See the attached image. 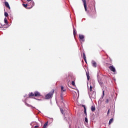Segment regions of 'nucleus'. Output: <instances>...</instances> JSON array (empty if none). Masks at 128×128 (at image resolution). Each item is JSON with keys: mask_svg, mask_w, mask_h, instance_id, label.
<instances>
[{"mask_svg": "<svg viewBox=\"0 0 128 128\" xmlns=\"http://www.w3.org/2000/svg\"><path fill=\"white\" fill-rule=\"evenodd\" d=\"M108 68L111 70V72H114V74H116V68L114 67V66L111 65L108 66Z\"/></svg>", "mask_w": 128, "mask_h": 128, "instance_id": "f03ea898", "label": "nucleus"}, {"mask_svg": "<svg viewBox=\"0 0 128 128\" xmlns=\"http://www.w3.org/2000/svg\"><path fill=\"white\" fill-rule=\"evenodd\" d=\"M83 58L86 64V54L84 53H83Z\"/></svg>", "mask_w": 128, "mask_h": 128, "instance_id": "6e6552de", "label": "nucleus"}, {"mask_svg": "<svg viewBox=\"0 0 128 128\" xmlns=\"http://www.w3.org/2000/svg\"><path fill=\"white\" fill-rule=\"evenodd\" d=\"M108 99H106V104H108Z\"/></svg>", "mask_w": 128, "mask_h": 128, "instance_id": "cd10ccee", "label": "nucleus"}, {"mask_svg": "<svg viewBox=\"0 0 128 128\" xmlns=\"http://www.w3.org/2000/svg\"><path fill=\"white\" fill-rule=\"evenodd\" d=\"M38 126H34L35 128H38Z\"/></svg>", "mask_w": 128, "mask_h": 128, "instance_id": "7c9ffc66", "label": "nucleus"}, {"mask_svg": "<svg viewBox=\"0 0 128 128\" xmlns=\"http://www.w3.org/2000/svg\"><path fill=\"white\" fill-rule=\"evenodd\" d=\"M60 102H61V106H64V99L62 98V97H60Z\"/></svg>", "mask_w": 128, "mask_h": 128, "instance_id": "423d86ee", "label": "nucleus"}, {"mask_svg": "<svg viewBox=\"0 0 128 128\" xmlns=\"http://www.w3.org/2000/svg\"><path fill=\"white\" fill-rule=\"evenodd\" d=\"M104 96V90L103 91V96Z\"/></svg>", "mask_w": 128, "mask_h": 128, "instance_id": "c756f323", "label": "nucleus"}, {"mask_svg": "<svg viewBox=\"0 0 128 128\" xmlns=\"http://www.w3.org/2000/svg\"><path fill=\"white\" fill-rule=\"evenodd\" d=\"M28 96H42V94L40 92L36 91L34 93L30 92Z\"/></svg>", "mask_w": 128, "mask_h": 128, "instance_id": "f257e3e1", "label": "nucleus"}, {"mask_svg": "<svg viewBox=\"0 0 128 128\" xmlns=\"http://www.w3.org/2000/svg\"><path fill=\"white\" fill-rule=\"evenodd\" d=\"M110 114V109H108V112H107V115L108 116Z\"/></svg>", "mask_w": 128, "mask_h": 128, "instance_id": "393cba45", "label": "nucleus"}, {"mask_svg": "<svg viewBox=\"0 0 128 128\" xmlns=\"http://www.w3.org/2000/svg\"><path fill=\"white\" fill-rule=\"evenodd\" d=\"M92 85H91V86H90L89 90H90V92H92Z\"/></svg>", "mask_w": 128, "mask_h": 128, "instance_id": "aec40b11", "label": "nucleus"}, {"mask_svg": "<svg viewBox=\"0 0 128 128\" xmlns=\"http://www.w3.org/2000/svg\"><path fill=\"white\" fill-rule=\"evenodd\" d=\"M4 22L6 24H8V20H6V18H4Z\"/></svg>", "mask_w": 128, "mask_h": 128, "instance_id": "f3484780", "label": "nucleus"}, {"mask_svg": "<svg viewBox=\"0 0 128 128\" xmlns=\"http://www.w3.org/2000/svg\"><path fill=\"white\" fill-rule=\"evenodd\" d=\"M82 2H83V4H84V10H85L86 12V10H88V9H86V0H82Z\"/></svg>", "mask_w": 128, "mask_h": 128, "instance_id": "20e7f679", "label": "nucleus"}, {"mask_svg": "<svg viewBox=\"0 0 128 128\" xmlns=\"http://www.w3.org/2000/svg\"><path fill=\"white\" fill-rule=\"evenodd\" d=\"M73 33H74V36H76V29L74 28Z\"/></svg>", "mask_w": 128, "mask_h": 128, "instance_id": "4468645a", "label": "nucleus"}, {"mask_svg": "<svg viewBox=\"0 0 128 128\" xmlns=\"http://www.w3.org/2000/svg\"><path fill=\"white\" fill-rule=\"evenodd\" d=\"M54 92V90H52L48 94L46 95V96H52Z\"/></svg>", "mask_w": 128, "mask_h": 128, "instance_id": "7ed1b4c3", "label": "nucleus"}, {"mask_svg": "<svg viewBox=\"0 0 128 128\" xmlns=\"http://www.w3.org/2000/svg\"><path fill=\"white\" fill-rule=\"evenodd\" d=\"M82 106L83 108H84V112L85 114H86V106H84V105H82Z\"/></svg>", "mask_w": 128, "mask_h": 128, "instance_id": "1a4fd4ad", "label": "nucleus"}, {"mask_svg": "<svg viewBox=\"0 0 128 128\" xmlns=\"http://www.w3.org/2000/svg\"><path fill=\"white\" fill-rule=\"evenodd\" d=\"M60 112L62 114H64V110L62 109H60Z\"/></svg>", "mask_w": 128, "mask_h": 128, "instance_id": "b1692460", "label": "nucleus"}, {"mask_svg": "<svg viewBox=\"0 0 128 128\" xmlns=\"http://www.w3.org/2000/svg\"><path fill=\"white\" fill-rule=\"evenodd\" d=\"M92 96H96V93L94 92L92 95Z\"/></svg>", "mask_w": 128, "mask_h": 128, "instance_id": "bb28decb", "label": "nucleus"}, {"mask_svg": "<svg viewBox=\"0 0 128 128\" xmlns=\"http://www.w3.org/2000/svg\"><path fill=\"white\" fill-rule=\"evenodd\" d=\"M4 16L6 18H8V14L6 12H4Z\"/></svg>", "mask_w": 128, "mask_h": 128, "instance_id": "dca6fc26", "label": "nucleus"}, {"mask_svg": "<svg viewBox=\"0 0 128 128\" xmlns=\"http://www.w3.org/2000/svg\"><path fill=\"white\" fill-rule=\"evenodd\" d=\"M91 110L92 112H94L96 110V107L94 106H92Z\"/></svg>", "mask_w": 128, "mask_h": 128, "instance_id": "9b49d317", "label": "nucleus"}, {"mask_svg": "<svg viewBox=\"0 0 128 128\" xmlns=\"http://www.w3.org/2000/svg\"><path fill=\"white\" fill-rule=\"evenodd\" d=\"M27 2H32V0H27Z\"/></svg>", "mask_w": 128, "mask_h": 128, "instance_id": "2f4dec72", "label": "nucleus"}, {"mask_svg": "<svg viewBox=\"0 0 128 128\" xmlns=\"http://www.w3.org/2000/svg\"><path fill=\"white\" fill-rule=\"evenodd\" d=\"M61 92H66V89H64V88L63 86H61Z\"/></svg>", "mask_w": 128, "mask_h": 128, "instance_id": "9d476101", "label": "nucleus"}, {"mask_svg": "<svg viewBox=\"0 0 128 128\" xmlns=\"http://www.w3.org/2000/svg\"><path fill=\"white\" fill-rule=\"evenodd\" d=\"M48 122H46L44 124V128H46V126H48Z\"/></svg>", "mask_w": 128, "mask_h": 128, "instance_id": "2eb2a0df", "label": "nucleus"}, {"mask_svg": "<svg viewBox=\"0 0 128 128\" xmlns=\"http://www.w3.org/2000/svg\"><path fill=\"white\" fill-rule=\"evenodd\" d=\"M72 86H76V83L74 82V81H72Z\"/></svg>", "mask_w": 128, "mask_h": 128, "instance_id": "a211bd4d", "label": "nucleus"}, {"mask_svg": "<svg viewBox=\"0 0 128 128\" xmlns=\"http://www.w3.org/2000/svg\"><path fill=\"white\" fill-rule=\"evenodd\" d=\"M85 122H88V118H85Z\"/></svg>", "mask_w": 128, "mask_h": 128, "instance_id": "5701e85b", "label": "nucleus"}, {"mask_svg": "<svg viewBox=\"0 0 128 128\" xmlns=\"http://www.w3.org/2000/svg\"><path fill=\"white\" fill-rule=\"evenodd\" d=\"M3 27H4V26H3V25L0 26V28H3Z\"/></svg>", "mask_w": 128, "mask_h": 128, "instance_id": "c85d7f7f", "label": "nucleus"}, {"mask_svg": "<svg viewBox=\"0 0 128 128\" xmlns=\"http://www.w3.org/2000/svg\"><path fill=\"white\" fill-rule=\"evenodd\" d=\"M4 4H5V6L6 8H8V10H10V4H8V2H5Z\"/></svg>", "mask_w": 128, "mask_h": 128, "instance_id": "0eeeda50", "label": "nucleus"}, {"mask_svg": "<svg viewBox=\"0 0 128 128\" xmlns=\"http://www.w3.org/2000/svg\"><path fill=\"white\" fill-rule=\"evenodd\" d=\"M50 98H52V97H50V96H48V97H46V99L47 100H50Z\"/></svg>", "mask_w": 128, "mask_h": 128, "instance_id": "a878e982", "label": "nucleus"}, {"mask_svg": "<svg viewBox=\"0 0 128 128\" xmlns=\"http://www.w3.org/2000/svg\"><path fill=\"white\" fill-rule=\"evenodd\" d=\"M30 4H32V6H34V2H31Z\"/></svg>", "mask_w": 128, "mask_h": 128, "instance_id": "6ab92c4d", "label": "nucleus"}, {"mask_svg": "<svg viewBox=\"0 0 128 128\" xmlns=\"http://www.w3.org/2000/svg\"><path fill=\"white\" fill-rule=\"evenodd\" d=\"M86 76H87V78L88 80H90V75L88 74H86Z\"/></svg>", "mask_w": 128, "mask_h": 128, "instance_id": "412c9836", "label": "nucleus"}, {"mask_svg": "<svg viewBox=\"0 0 128 128\" xmlns=\"http://www.w3.org/2000/svg\"><path fill=\"white\" fill-rule=\"evenodd\" d=\"M114 122V118H111L110 121H109V123L108 124H112V123Z\"/></svg>", "mask_w": 128, "mask_h": 128, "instance_id": "ddd939ff", "label": "nucleus"}, {"mask_svg": "<svg viewBox=\"0 0 128 128\" xmlns=\"http://www.w3.org/2000/svg\"><path fill=\"white\" fill-rule=\"evenodd\" d=\"M92 66H94V68H96V62H94L92 63Z\"/></svg>", "mask_w": 128, "mask_h": 128, "instance_id": "f8f14e48", "label": "nucleus"}, {"mask_svg": "<svg viewBox=\"0 0 128 128\" xmlns=\"http://www.w3.org/2000/svg\"><path fill=\"white\" fill-rule=\"evenodd\" d=\"M24 8H27L28 7V4H22Z\"/></svg>", "mask_w": 128, "mask_h": 128, "instance_id": "4be33fe9", "label": "nucleus"}, {"mask_svg": "<svg viewBox=\"0 0 128 128\" xmlns=\"http://www.w3.org/2000/svg\"><path fill=\"white\" fill-rule=\"evenodd\" d=\"M79 38L80 40L82 42H84V35H79Z\"/></svg>", "mask_w": 128, "mask_h": 128, "instance_id": "39448f33", "label": "nucleus"}]
</instances>
